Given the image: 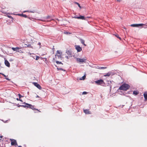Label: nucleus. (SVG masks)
I'll return each instance as SVG.
<instances>
[{
    "instance_id": "f257e3e1",
    "label": "nucleus",
    "mask_w": 147,
    "mask_h": 147,
    "mask_svg": "<svg viewBox=\"0 0 147 147\" xmlns=\"http://www.w3.org/2000/svg\"><path fill=\"white\" fill-rule=\"evenodd\" d=\"M129 87V86L127 84H123L119 88V89L126 90H127Z\"/></svg>"
},
{
    "instance_id": "f03ea898",
    "label": "nucleus",
    "mask_w": 147,
    "mask_h": 147,
    "mask_svg": "<svg viewBox=\"0 0 147 147\" xmlns=\"http://www.w3.org/2000/svg\"><path fill=\"white\" fill-rule=\"evenodd\" d=\"M76 61L78 63H86V59L85 58L82 59L80 58H76Z\"/></svg>"
},
{
    "instance_id": "7ed1b4c3",
    "label": "nucleus",
    "mask_w": 147,
    "mask_h": 147,
    "mask_svg": "<svg viewBox=\"0 0 147 147\" xmlns=\"http://www.w3.org/2000/svg\"><path fill=\"white\" fill-rule=\"evenodd\" d=\"M24 104H25L27 105V106H26L25 105H22L20 106L23 107H29L30 108L32 109L33 110H34V109H35L34 108V106H33L31 105H30V104H28V103H26L25 102L24 103Z\"/></svg>"
},
{
    "instance_id": "20e7f679",
    "label": "nucleus",
    "mask_w": 147,
    "mask_h": 147,
    "mask_svg": "<svg viewBox=\"0 0 147 147\" xmlns=\"http://www.w3.org/2000/svg\"><path fill=\"white\" fill-rule=\"evenodd\" d=\"M62 54V52L61 51H57L56 55H55L56 57H57L59 59H61Z\"/></svg>"
},
{
    "instance_id": "39448f33",
    "label": "nucleus",
    "mask_w": 147,
    "mask_h": 147,
    "mask_svg": "<svg viewBox=\"0 0 147 147\" xmlns=\"http://www.w3.org/2000/svg\"><path fill=\"white\" fill-rule=\"evenodd\" d=\"M11 49L14 51H16L17 52H19L20 53H23V52L21 50V49L19 47H16L14 48L12 47Z\"/></svg>"
},
{
    "instance_id": "423d86ee",
    "label": "nucleus",
    "mask_w": 147,
    "mask_h": 147,
    "mask_svg": "<svg viewBox=\"0 0 147 147\" xmlns=\"http://www.w3.org/2000/svg\"><path fill=\"white\" fill-rule=\"evenodd\" d=\"M75 47L78 52H80L82 50V48L80 46L76 45Z\"/></svg>"
},
{
    "instance_id": "0eeeda50",
    "label": "nucleus",
    "mask_w": 147,
    "mask_h": 147,
    "mask_svg": "<svg viewBox=\"0 0 147 147\" xmlns=\"http://www.w3.org/2000/svg\"><path fill=\"white\" fill-rule=\"evenodd\" d=\"M144 24H132L130 26L133 27H139L144 25Z\"/></svg>"
},
{
    "instance_id": "6e6552de",
    "label": "nucleus",
    "mask_w": 147,
    "mask_h": 147,
    "mask_svg": "<svg viewBox=\"0 0 147 147\" xmlns=\"http://www.w3.org/2000/svg\"><path fill=\"white\" fill-rule=\"evenodd\" d=\"M95 82L96 84H100L104 83L103 81L102 80H100L97 81H96Z\"/></svg>"
},
{
    "instance_id": "1a4fd4ad",
    "label": "nucleus",
    "mask_w": 147,
    "mask_h": 147,
    "mask_svg": "<svg viewBox=\"0 0 147 147\" xmlns=\"http://www.w3.org/2000/svg\"><path fill=\"white\" fill-rule=\"evenodd\" d=\"M33 84L34 85L38 88L40 90L41 89V87L39 84L36 82H33Z\"/></svg>"
},
{
    "instance_id": "9d476101",
    "label": "nucleus",
    "mask_w": 147,
    "mask_h": 147,
    "mask_svg": "<svg viewBox=\"0 0 147 147\" xmlns=\"http://www.w3.org/2000/svg\"><path fill=\"white\" fill-rule=\"evenodd\" d=\"M11 141V144L12 145H17L16 141V140H14L10 139Z\"/></svg>"
},
{
    "instance_id": "9b49d317",
    "label": "nucleus",
    "mask_w": 147,
    "mask_h": 147,
    "mask_svg": "<svg viewBox=\"0 0 147 147\" xmlns=\"http://www.w3.org/2000/svg\"><path fill=\"white\" fill-rule=\"evenodd\" d=\"M5 65L8 67H10V63L7 60H5Z\"/></svg>"
},
{
    "instance_id": "f8f14e48",
    "label": "nucleus",
    "mask_w": 147,
    "mask_h": 147,
    "mask_svg": "<svg viewBox=\"0 0 147 147\" xmlns=\"http://www.w3.org/2000/svg\"><path fill=\"white\" fill-rule=\"evenodd\" d=\"M78 19H80L83 20H85V18L84 17V16H79L78 18H77Z\"/></svg>"
},
{
    "instance_id": "ddd939ff",
    "label": "nucleus",
    "mask_w": 147,
    "mask_h": 147,
    "mask_svg": "<svg viewBox=\"0 0 147 147\" xmlns=\"http://www.w3.org/2000/svg\"><path fill=\"white\" fill-rule=\"evenodd\" d=\"M84 112L86 114H90V112L88 110H84Z\"/></svg>"
},
{
    "instance_id": "4468645a",
    "label": "nucleus",
    "mask_w": 147,
    "mask_h": 147,
    "mask_svg": "<svg viewBox=\"0 0 147 147\" xmlns=\"http://www.w3.org/2000/svg\"><path fill=\"white\" fill-rule=\"evenodd\" d=\"M17 15L19 16H22L23 17H24L26 18H27V16L25 14H17Z\"/></svg>"
},
{
    "instance_id": "2eb2a0df",
    "label": "nucleus",
    "mask_w": 147,
    "mask_h": 147,
    "mask_svg": "<svg viewBox=\"0 0 147 147\" xmlns=\"http://www.w3.org/2000/svg\"><path fill=\"white\" fill-rule=\"evenodd\" d=\"M86 76L85 75H84L82 77L80 78V80H84L86 78Z\"/></svg>"
},
{
    "instance_id": "dca6fc26",
    "label": "nucleus",
    "mask_w": 147,
    "mask_h": 147,
    "mask_svg": "<svg viewBox=\"0 0 147 147\" xmlns=\"http://www.w3.org/2000/svg\"><path fill=\"white\" fill-rule=\"evenodd\" d=\"M145 99L147 100V92H145L144 94Z\"/></svg>"
},
{
    "instance_id": "f3484780",
    "label": "nucleus",
    "mask_w": 147,
    "mask_h": 147,
    "mask_svg": "<svg viewBox=\"0 0 147 147\" xmlns=\"http://www.w3.org/2000/svg\"><path fill=\"white\" fill-rule=\"evenodd\" d=\"M80 41L85 46H86V45L84 43V40H83L82 39H80Z\"/></svg>"
},
{
    "instance_id": "a211bd4d",
    "label": "nucleus",
    "mask_w": 147,
    "mask_h": 147,
    "mask_svg": "<svg viewBox=\"0 0 147 147\" xmlns=\"http://www.w3.org/2000/svg\"><path fill=\"white\" fill-rule=\"evenodd\" d=\"M111 75V73H108L107 74L104 75V76L105 77L106 76H109Z\"/></svg>"
},
{
    "instance_id": "6ab92c4d",
    "label": "nucleus",
    "mask_w": 147,
    "mask_h": 147,
    "mask_svg": "<svg viewBox=\"0 0 147 147\" xmlns=\"http://www.w3.org/2000/svg\"><path fill=\"white\" fill-rule=\"evenodd\" d=\"M34 59H35L36 60H37L39 59V58H40V57L38 56H36V58H35L34 57V56H32Z\"/></svg>"
},
{
    "instance_id": "aec40b11",
    "label": "nucleus",
    "mask_w": 147,
    "mask_h": 147,
    "mask_svg": "<svg viewBox=\"0 0 147 147\" xmlns=\"http://www.w3.org/2000/svg\"><path fill=\"white\" fill-rule=\"evenodd\" d=\"M138 92L137 91H134L133 92V94L135 95H137L138 94Z\"/></svg>"
},
{
    "instance_id": "412c9836",
    "label": "nucleus",
    "mask_w": 147,
    "mask_h": 147,
    "mask_svg": "<svg viewBox=\"0 0 147 147\" xmlns=\"http://www.w3.org/2000/svg\"><path fill=\"white\" fill-rule=\"evenodd\" d=\"M56 62L57 64H61L62 65L63 64L61 62L59 61H56Z\"/></svg>"
},
{
    "instance_id": "4be33fe9",
    "label": "nucleus",
    "mask_w": 147,
    "mask_h": 147,
    "mask_svg": "<svg viewBox=\"0 0 147 147\" xmlns=\"http://www.w3.org/2000/svg\"><path fill=\"white\" fill-rule=\"evenodd\" d=\"M26 12H31V13H34L35 12V11H26Z\"/></svg>"
},
{
    "instance_id": "5701e85b",
    "label": "nucleus",
    "mask_w": 147,
    "mask_h": 147,
    "mask_svg": "<svg viewBox=\"0 0 147 147\" xmlns=\"http://www.w3.org/2000/svg\"><path fill=\"white\" fill-rule=\"evenodd\" d=\"M75 3L76 4H77V5H78V6H79V7L80 8H81V6H80V5L79 4V3H78L77 2H75Z\"/></svg>"
},
{
    "instance_id": "b1692460",
    "label": "nucleus",
    "mask_w": 147,
    "mask_h": 147,
    "mask_svg": "<svg viewBox=\"0 0 147 147\" xmlns=\"http://www.w3.org/2000/svg\"><path fill=\"white\" fill-rule=\"evenodd\" d=\"M115 36L118 38H119L120 40H121V38L119 37L118 35H115Z\"/></svg>"
},
{
    "instance_id": "393cba45",
    "label": "nucleus",
    "mask_w": 147,
    "mask_h": 147,
    "mask_svg": "<svg viewBox=\"0 0 147 147\" xmlns=\"http://www.w3.org/2000/svg\"><path fill=\"white\" fill-rule=\"evenodd\" d=\"M57 69L58 70H63L64 71H65V70H63V69L62 68H57Z\"/></svg>"
},
{
    "instance_id": "a878e982",
    "label": "nucleus",
    "mask_w": 147,
    "mask_h": 147,
    "mask_svg": "<svg viewBox=\"0 0 147 147\" xmlns=\"http://www.w3.org/2000/svg\"><path fill=\"white\" fill-rule=\"evenodd\" d=\"M18 96H19L20 98H21V97H22L23 96L21 95V94H18Z\"/></svg>"
},
{
    "instance_id": "bb28decb",
    "label": "nucleus",
    "mask_w": 147,
    "mask_h": 147,
    "mask_svg": "<svg viewBox=\"0 0 147 147\" xmlns=\"http://www.w3.org/2000/svg\"><path fill=\"white\" fill-rule=\"evenodd\" d=\"M7 17H8L9 18H11L12 19H13V18L10 16H7Z\"/></svg>"
},
{
    "instance_id": "cd10ccee",
    "label": "nucleus",
    "mask_w": 147,
    "mask_h": 147,
    "mask_svg": "<svg viewBox=\"0 0 147 147\" xmlns=\"http://www.w3.org/2000/svg\"><path fill=\"white\" fill-rule=\"evenodd\" d=\"M87 94V92H84L82 93V94Z\"/></svg>"
},
{
    "instance_id": "c85d7f7f",
    "label": "nucleus",
    "mask_w": 147,
    "mask_h": 147,
    "mask_svg": "<svg viewBox=\"0 0 147 147\" xmlns=\"http://www.w3.org/2000/svg\"><path fill=\"white\" fill-rule=\"evenodd\" d=\"M66 53L68 55H69L70 53V52L69 51H67Z\"/></svg>"
},
{
    "instance_id": "c756f323",
    "label": "nucleus",
    "mask_w": 147,
    "mask_h": 147,
    "mask_svg": "<svg viewBox=\"0 0 147 147\" xmlns=\"http://www.w3.org/2000/svg\"><path fill=\"white\" fill-rule=\"evenodd\" d=\"M78 17H77V16H75L74 18H77H77H78Z\"/></svg>"
},
{
    "instance_id": "7c9ffc66",
    "label": "nucleus",
    "mask_w": 147,
    "mask_h": 147,
    "mask_svg": "<svg viewBox=\"0 0 147 147\" xmlns=\"http://www.w3.org/2000/svg\"><path fill=\"white\" fill-rule=\"evenodd\" d=\"M106 68V67H101L100 68V69H105Z\"/></svg>"
},
{
    "instance_id": "2f4dec72",
    "label": "nucleus",
    "mask_w": 147,
    "mask_h": 147,
    "mask_svg": "<svg viewBox=\"0 0 147 147\" xmlns=\"http://www.w3.org/2000/svg\"><path fill=\"white\" fill-rule=\"evenodd\" d=\"M117 1L120 2L121 0H116Z\"/></svg>"
},
{
    "instance_id": "473e14b6",
    "label": "nucleus",
    "mask_w": 147,
    "mask_h": 147,
    "mask_svg": "<svg viewBox=\"0 0 147 147\" xmlns=\"http://www.w3.org/2000/svg\"><path fill=\"white\" fill-rule=\"evenodd\" d=\"M65 57H66V58H67V59H68L69 58L68 57V56H66Z\"/></svg>"
},
{
    "instance_id": "72a5a7b5",
    "label": "nucleus",
    "mask_w": 147,
    "mask_h": 147,
    "mask_svg": "<svg viewBox=\"0 0 147 147\" xmlns=\"http://www.w3.org/2000/svg\"><path fill=\"white\" fill-rule=\"evenodd\" d=\"M49 16H48L47 17V19H49Z\"/></svg>"
},
{
    "instance_id": "f704fd0d",
    "label": "nucleus",
    "mask_w": 147,
    "mask_h": 147,
    "mask_svg": "<svg viewBox=\"0 0 147 147\" xmlns=\"http://www.w3.org/2000/svg\"><path fill=\"white\" fill-rule=\"evenodd\" d=\"M16 100H20V99H18V98H16Z\"/></svg>"
},
{
    "instance_id": "c9c22d12",
    "label": "nucleus",
    "mask_w": 147,
    "mask_h": 147,
    "mask_svg": "<svg viewBox=\"0 0 147 147\" xmlns=\"http://www.w3.org/2000/svg\"><path fill=\"white\" fill-rule=\"evenodd\" d=\"M38 45H41V43H40L39 42V43H38Z\"/></svg>"
},
{
    "instance_id": "e433bc0d",
    "label": "nucleus",
    "mask_w": 147,
    "mask_h": 147,
    "mask_svg": "<svg viewBox=\"0 0 147 147\" xmlns=\"http://www.w3.org/2000/svg\"><path fill=\"white\" fill-rule=\"evenodd\" d=\"M2 75H3L5 77L6 76L3 74H2Z\"/></svg>"
},
{
    "instance_id": "4c0bfd02",
    "label": "nucleus",
    "mask_w": 147,
    "mask_h": 147,
    "mask_svg": "<svg viewBox=\"0 0 147 147\" xmlns=\"http://www.w3.org/2000/svg\"><path fill=\"white\" fill-rule=\"evenodd\" d=\"M28 47H30L31 48H32V47H31V45H28Z\"/></svg>"
},
{
    "instance_id": "58836bf2",
    "label": "nucleus",
    "mask_w": 147,
    "mask_h": 147,
    "mask_svg": "<svg viewBox=\"0 0 147 147\" xmlns=\"http://www.w3.org/2000/svg\"><path fill=\"white\" fill-rule=\"evenodd\" d=\"M26 12V11H23V13H25V12Z\"/></svg>"
},
{
    "instance_id": "ea45409f",
    "label": "nucleus",
    "mask_w": 147,
    "mask_h": 147,
    "mask_svg": "<svg viewBox=\"0 0 147 147\" xmlns=\"http://www.w3.org/2000/svg\"><path fill=\"white\" fill-rule=\"evenodd\" d=\"M19 100L21 101V102H22V100L21 99H20V100Z\"/></svg>"
},
{
    "instance_id": "a19ab883",
    "label": "nucleus",
    "mask_w": 147,
    "mask_h": 147,
    "mask_svg": "<svg viewBox=\"0 0 147 147\" xmlns=\"http://www.w3.org/2000/svg\"><path fill=\"white\" fill-rule=\"evenodd\" d=\"M6 79L7 80H9V79L8 78H6Z\"/></svg>"
},
{
    "instance_id": "79ce46f5",
    "label": "nucleus",
    "mask_w": 147,
    "mask_h": 147,
    "mask_svg": "<svg viewBox=\"0 0 147 147\" xmlns=\"http://www.w3.org/2000/svg\"><path fill=\"white\" fill-rule=\"evenodd\" d=\"M3 137V136H0V137L1 138H2Z\"/></svg>"
},
{
    "instance_id": "37998d69",
    "label": "nucleus",
    "mask_w": 147,
    "mask_h": 147,
    "mask_svg": "<svg viewBox=\"0 0 147 147\" xmlns=\"http://www.w3.org/2000/svg\"><path fill=\"white\" fill-rule=\"evenodd\" d=\"M36 97H39V96H38V95L37 96H36Z\"/></svg>"
},
{
    "instance_id": "c03bdc74",
    "label": "nucleus",
    "mask_w": 147,
    "mask_h": 147,
    "mask_svg": "<svg viewBox=\"0 0 147 147\" xmlns=\"http://www.w3.org/2000/svg\"><path fill=\"white\" fill-rule=\"evenodd\" d=\"M18 147H22L21 146H19Z\"/></svg>"
},
{
    "instance_id": "a18cd8bd",
    "label": "nucleus",
    "mask_w": 147,
    "mask_h": 147,
    "mask_svg": "<svg viewBox=\"0 0 147 147\" xmlns=\"http://www.w3.org/2000/svg\"><path fill=\"white\" fill-rule=\"evenodd\" d=\"M124 28V29H126V28Z\"/></svg>"
}]
</instances>
